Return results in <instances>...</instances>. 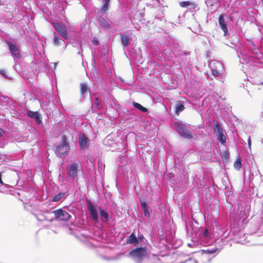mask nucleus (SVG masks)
<instances>
[{
    "instance_id": "nucleus-1",
    "label": "nucleus",
    "mask_w": 263,
    "mask_h": 263,
    "mask_svg": "<svg viewBox=\"0 0 263 263\" xmlns=\"http://www.w3.org/2000/svg\"><path fill=\"white\" fill-rule=\"evenodd\" d=\"M147 252L145 247H138L132 250L129 253L130 256L137 263H141L144 257L147 256Z\"/></svg>"
},
{
    "instance_id": "nucleus-2",
    "label": "nucleus",
    "mask_w": 263,
    "mask_h": 263,
    "mask_svg": "<svg viewBox=\"0 0 263 263\" xmlns=\"http://www.w3.org/2000/svg\"><path fill=\"white\" fill-rule=\"evenodd\" d=\"M175 126L177 132L182 138L186 139H191L193 138L192 133L187 129L185 125L176 122L175 123Z\"/></svg>"
},
{
    "instance_id": "nucleus-3",
    "label": "nucleus",
    "mask_w": 263,
    "mask_h": 263,
    "mask_svg": "<svg viewBox=\"0 0 263 263\" xmlns=\"http://www.w3.org/2000/svg\"><path fill=\"white\" fill-rule=\"evenodd\" d=\"M212 74L215 77H220L224 73L222 63L218 61H212L211 62Z\"/></svg>"
},
{
    "instance_id": "nucleus-4",
    "label": "nucleus",
    "mask_w": 263,
    "mask_h": 263,
    "mask_svg": "<svg viewBox=\"0 0 263 263\" xmlns=\"http://www.w3.org/2000/svg\"><path fill=\"white\" fill-rule=\"evenodd\" d=\"M214 130L215 132L216 133V136L217 137V139L219 141V142L222 143L224 144L226 143V137L223 134V129L220 124V123L218 122L217 120H214Z\"/></svg>"
},
{
    "instance_id": "nucleus-5",
    "label": "nucleus",
    "mask_w": 263,
    "mask_h": 263,
    "mask_svg": "<svg viewBox=\"0 0 263 263\" xmlns=\"http://www.w3.org/2000/svg\"><path fill=\"white\" fill-rule=\"evenodd\" d=\"M52 25L62 37L65 39H68L67 28L65 24L62 23H56L52 22Z\"/></svg>"
},
{
    "instance_id": "nucleus-6",
    "label": "nucleus",
    "mask_w": 263,
    "mask_h": 263,
    "mask_svg": "<svg viewBox=\"0 0 263 263\" xmlns=\"http://www.w3.org/2000/svg\"><path fill=\"white\" fill-rule=\"evenodd\" d=\"M53 213L55 216V218L57 220L67 221L71 217L69 213L62 209H59L53 211Z\"/></svg>"
},
{
    "instance_id": "nucleus-7",
    "label": "nucleus",
    "mask_w": 263,
    "mask_h": 263,
    "mask_svg": "<svg viewBox=\"0 0 263 263\" xmlns=\"http://www.w3.org/2000/svg\"><path fill=\"white\" fill-rule=\"evenodd\" d=\"M217 251V249H208L206 250H201V255L200 256V260L202 263H207L211 261V259L206 255L207 254H212L215 253Z\"/></svg>"
},
{
    "instance_id": "nucleus-8",
    "label": "nucleus",
    "mask_w": 263,
    "mask_h": 263,
    "mask_svg": "<svg viewBox=\"0 0 263 263\" xmlns=\"http://www.w3.org/2000/svg\"><path fill=\"white\" fill-rule=\"evenodd\" d=\"M79 165V163H74L69 165L67 167V174L73 179L77 176Z\"/></svg>"
},
{
    "instance_id": "nucleus-9",
    "label": "nucleus",
    "mask_w": 263,
    "mask_h": 263,
    "mask_svg": "<svg viewBox=\"0 0 263 263\" xmlns=\"http://www.w3.org/2000/svg\"><path fill=\"white\" fill-rule=\"evenodd\" d=\"M88 209L90 212L91 216L92 219L95 221H98V212L95 207L91 203L90 201H87Z\"/></svg>"
},
{
    "instance_id": "nucleus-10",
    "label": "nucleus",
    "mask_w": 263,
    "mask_h": 263,
    "mask_svg": "<svg viewBox=\"0 0 263 263\" xmlns=\"http://www.w3.org/2000/svg\"><path fill=\"white\" fill-rule=\"evenodd\" d=\"M7 43L9 46V50L13 55H14L15 57L19 58L21 55L20 53V51L17 47V46L10 42V41H7Z\"/></svg>"
},
{
    "instance_id": "nucleus-11",
    "label": "nucleus",
    "mask_w": 263,
    "mask_h": 263,
    "mask_svg": "<svg viewBox=\"0 0 263 263\" xmlns=\"http://www.w3.org/2000/svg\"><path fill=\"white\" fill-rule=\"evenodd\" d=\"M218 24L221 29L223 31L224 35L226 36L228 33V30L227 24L226 23L224 19V15L222 14L220 15L219 16Z\"/></svg>"
},
{
    "instance_id": "nucleus-12",
    "label": "nucleus",
    "mask_w": 263,
    "mask_h": 263,
    "mask_svg": "<svg viewBox=\"0 0 263 263\" xmlns=\"http://www.w3.org/2000/svg\"><path fill=\"white\" fill-rule=\"evenodd\" d=\"M28 116L33 119H35L37 124H40L42 122V119L40 114L37 111L29 110L27 112Z\"/></svg>"
},
{
    "instance_id": "nucleus-13",
    "label": "nucleus",
    "mask_w": 263,
    "mask_h": 263,
    "mask_svg": "<svg viewBox=\"0 0 263 263\" xmlns=\"http://www.w3.org/2000/svg\"><path fill=\"white\" fill-rule=\"evenodd\" d=\"M179 6L182 8L189 7L190 9H195L196 7V4L194 2L182 1L179 2Z\"/></svg>"
},
{
    "instance_id": "nucleus-14",
    "label": "nucleus",
    "mask_w": 263,
    "mask_h": 263,
    "mask_svg": "<svg viewBox=\"0 0 263 263\" xmlns=\"http://www.w3.org/2000/svg\"><path fill=\"white\" fill-rule=\"evenodd\" d=\"M68 151V149H66L64 146L62 147V145L60 144L57 146L55 152L59 156L62 157L64 156L65 154L67 155Z\"/></svg>"
},
{
    "instance_id": "nucleus-15",
    "label": "nucleus",
    "mask_w": 263,
    "mask_h": 263,
    "mask_svg": "<svg viewBox=\"0 0 263 263\" xmlns=\"http://www.w3.org/2000/svg\"><path fill=\"white\" fill-rule=\"evenodd\" d=\"M99 24L103 28L109 29L110 27V25L103 17H99L98 19Z\"/></svg>"
},
{
    "instance_id": "nucleus-16",
    "label": "nucleus",
    "mask_w": 263,
    "mask_h": 263,
    "mask_svg": "<svg viewBox=\"0 0 263 263\" xmlns=\"http://www.w3.org/2000/svg\"><path fill=\"white\" fill-rule=\"evenodd\" d=\"M126 242L128 244H135L137 245L139 243V241L136 236V235L133 233L127 238Z\"/></svg>"
},
{
    "instance_id": "nucleus-17",
    "label": "nucleus",
    "mask_w": 263,
    "mask_h": 263,
    "mask_svg": "<svg viewBox=\"0 0 263 263\" xmlns=\"http://www.w3.org/2000/svg\"><path fill=\"white\" fill-rule=\"evenodd\" d=\"M87 138L84 136L82 135L79 138V145L81 148L85 149L87 146Z\"/></svg>"
},
{
    "instance_id": "nucleus-18",
    "label": "nucleus",
    "mask_w": 263,
    "mask_h": 263,
    "mask_svg": "<svg viewBox=\"0 0 263 263\" xmlns=\"http://www.w3.org/2000/svg\"><path fill=\"white\" fill-rule=\"evenodd\" d=\"M184 109V106L180 101H178L175 107V112L179 115L180 112Z\"/></svg>"
},
{
    "instance_id": "nucleus-19",
    "label": "nucleus",
    "mask_w": 263,
    "mask_h": 263,
    "mask_svg": "<svg viewBox=\"0 0 263 263\" xmlns=\"http://www.w3.org/2000/svg\"><path fill=\"white\" fill-rule=\"evenodd\" d=\"M141 206L143 209V212H144V215L145 216H148V217H149L150 216V214H149V212L148 211V207L147 206V203L142 201L141 202Z\"/></svg>"
},
{
    "instance_id": "nucleus-20",
    "label": "nucleus",
    "mask_w": 263,
    "mask_h": 263,
    "mask_svg": "<svg viewBox=\"0 0 263 263\" xmlns=\"http://www.w3.org/2000/svg\"><path fill=\"white\" fill-rule=\"evenodd\" d=\"M62 143L61 145L62 146H64L66 149H70V145L67 141V139L66 136H63L62 137Z\"/></svg>"
},
{
    "instance_id": "nucleus-21",
    "label": "nucleus",
    "mask_w": 263,
    "mask_h": 263,
    "mask_svg": "<svg viewBox=\"0 0 263 263\" xmlns=\"http://www.w3.org/2000/svg\"><path fill=\"white\" fill-rule=\"evenodd\" d=\"M121 40L125 47H127L130 44L129 37L124 34L121 35Z\"/></svg>"
},
{
    "instance_id": "nucleus-22",
    "label": "nucleus",
    "mask_w": 263,
    "mask_h": 263,
    "mask_svg": "<svg viewBox=\"0 0 263 263\" xmlns=\"http://www.w3.org/2000/svg\"><path fill=\"white\" fill-rule=\"evenodd\" d=\"M80 86V91L81 94L84 95L87 91L88 92L89 94L90 93V89H89L88 86L85 83H81Z\"/></svg>"
},
{
    "instance_id": "nucleus-23",
    "label": "nucleus",
    "mask_w": 263,
    "mask_h": 263,
    "mask_svg": "<svg viewBox=\"0 0 263 263\" xmlns=\"http://www.w3.org/2000/svg\"><path fill=\"white\" fill-rule=\"evenodd\" d=\"M100 214L102 221L105 222H107L108 221V214L104 210H100Z\"/></svg>"
},
{
    "instance_id": "nucleus-24",
    "label": "nucleus",
    "mask_w": 263,
    "mask_h": 263,
    "mask_svg": "<svg viewBox=\"0 0 263 263\" xmlns=\"http://www.w3.org/2000/svg\"><path fill=\"white\" fill-rule=\"evenodd\" d=\"M133 105L135 107H136V108H138V109H139L141 111H142L145 112H146L148 111V109L146 108L143 107V106H142L140 104H139L138 103L134 102L133 103Z\"/></svg>"
},
{
    "instance_id": "nucleus-25",
    "label": "nucleus",
    "mask_w": 263,
    "mask_h": 263,
    "mask_svg": "<svg viewBox=\"0 0 263 263\" xmlns=\"http://www.w3.org/2000/svg\"><path fill=\"white\" fill-rule=\"evenodd\" d=\"M234 167L237 169L239 170L242 167L241 160L239 158L237 159L234 163Z\"/></svg>"
},
{
    "instance_id": "nucleus-26",
    "label": "nucleus",
    "mask_w": 263,
    "mask_h": 263,
    "mask_svg": "<svg viewBox=\"0 0 263 263\" xmlns=\"http://www.w3.org/2000/svg\"><path fill=\"white\" fill-rule=\"evenodd\" d=\"M94 107L97 109H100L102 107V105L99 101L98 98H96L94 102Z\"/></svg>"
},
{
    "instance_id": "nucleus-27",
    "label": "nucleus",
    "mask_w": 263,
    "mask_h": 263,
    "mask_svg": "<svg viewBox=\"0 0 263 263\" xmlns=\"http://www.w3.org/2000/svg\"><path fill=\"white\" fill-rule=\"evenodd\" d=\"M64 195L63 193H60L56 195L52 199V201L53 202L58 201L59 200H60L62 197Z\"/></svg>"
},
{
    "instance_id": "nucleus-28",
    "label": "nucleus",
    "mask_w": 263,
    "mask_h": 263,
    "mask_svg": "<svg viewBox=\"0 0 263 263\" xmlns=\"http://www.w3.org/2000/svg\"><path fill=\"white\" fill-rule=\"evenodd\" d=\"M60 39L56 35L55 32L54 33V39H53V43L55 45H58L59 44Z\"/></svg>"
},
{
    "instance_id": "nucleus-29",
    "label": "nucleus",
    "mask_w": 263,
    "mask_h": 263,
    "mask_svg": "<svg viewBox=\"0 0 263 263\" xmlns=\"http://www.w3.org/2000/svg\"><path fill=\"white\" fill-rule=\"evenodd\" d=\"M108 4L103 3V6L101 8V12L102 13H105L107 10L108 9Z\"/></svg>"
},
{
    "instance_id": "nucleus-30",
    "label": "nucleus",
    "mask_w": 263,
    "mask_h": 263,
    "mask_svg": "<svg viewBox=\"0 0 263 263\" xmlns=\"http://www.w3.org/2000/svg\"><path fill=\"white\" fill-rule=\"evenodd\" d=\"M92 43L95 45H97L99 44V42L97 37H95L93 38V40H92Z\"/></svg>"
},
{
    "instance_id": "nucleus-31",
    "label": "nucleus",
    "mask_w": 263,
    "mask_h": 263,
    "mask_svg": "<svg viewBox=\"0 0 263 263\" xmlns=\"http://www.w3.org/2000/svg\"><path fill=\"white\" fill-rule=\"evenodd\" d=\"M248 147H249L250 149H251V140L250 137H249L248 138Z\"/></svg>"
},
{
    "instance_id": "nucleus-32",
    "label": "nucleus",
    "mask_w": 263,
    "mask_h": 263,
    "mask_svg": "<svg viewBox=\"0 0 263 263\" xmlns=\"http://www.w3.org/2000/svg\"><path fill=\"white\" fill-rule=\"evenodd\" d=\"M203 235L205 237H208L209 235V231L207 229H205L203 232Z\"/></svg>"
},
{
    "instance_id": "nucleus-33",
    "label": "nucleus",
    "mask_w": 263,
    "mask_h": 263,
    "mask_svg": "<svg viewBox=\"0 0 263 263\" xmlns=\"http://www.w3.org/2000/svg\"><path fill=\"white\" fill-rule=\"evenodd\" d=\"M0 73L4 76H6V71L4 69L0 70Z\"/></svg>"
},
{
    "instance_id": "nucleus-34",
    "label": "nucleus",
    "mask_w": 263,
    "mask_h": 263,
    "mask_svg": "<svg viewBox=\"0 0 263 263\" xmlns=\"http://www.w3.org/2000/svg\"><path fill=\"white\" fill-rule=\"evenodd\" d=\"M0 184L1 185H3L4 184V182L2 180V172H0Z\"/></svg>"
},
{
    "instance_id": "nucleus-35",
    "label": "nucleus",
    "mask_w": 263,
    "mask_h": 263,
    "mask_svg": "<svg viewBox=\"0 0 263 263\" xmlns=\"http://www.w3.org/2000/svg\"><path fill=\"white\" fill-rule=\"evenodd\" d=\"M4 134V131L2 129L0 128V137H2Z\"/></svg>"
},
{
    "instance_id": "nucleus-36",
    "label": "nucleus",
    "mask_w": 263,
    "mask_h": 263,
    "mask_svg": "<svg viewBox=\"0 0 263 263\" xmlns=\"http://www.w3.org/2000/svg\"><path fill=\"white\" fill-rule=\"evenodd\" d=\"M223 157H225V158H227V159H228V158H229V155H228V154L227 152H226V153L223 154Z\"/></svg>"
},
{
    "instance_id": "nucleus-37",
    "label": "nucleus",
    "mask_w": 263,
    "mask_h": 263,
    "mask_svg": "<svg viewBox=\"0 0 263 263\" xmlns=\"http://www.w3.org/2000/svg\"><path fill=\"white\" fill-rule=\"evenodd\" d=\"M110 0H103V3L104 4H107L109 3Z\"/></svg>"
},
{
    "instance_id": "nucleus-38",
    "label": "nucleus",
    "mask_w": 263,
    "mask_h": 263,
    "mask_svg": "<svg viewBox=\"0 0 263 263\" xmlns=\"http://www.w3.org/2000/svg\"><path fill=\"white\" fill-rule=\"evenodd\" d=\"M194 263H198V261L196 260H194Z\"/></svg>"
},
{
    "instance_id": "nucleus-39",
    "label": "nucleus",
    "mask_w": 263,
    "mask_h": 263,
    "mask_svg": "<svg viewBox=\"0 0 263 263\" xmlns=\"http://www.w3.org/2000/svg\"><path fill=\"white\" fill-rule=\"evenodd\" d=\"M261 84L263 85V82L261 83Z\"/></svg>"
},
{
    "instance_id": "nucleus-40",
    "label": "nucleus",
    "mask_w": 263,
    "mask_h": 263,
    "mask_svg": "<svg viewBox=\"0 0 263 263\" xmlns=\"http://www.w3.org/2000/svg\"><path fill=\"white\" fill-rule=\"evenodd\" d=\"M1 158H2V157H1V155L0 154V159H1Z\"/></svg>"
}]
</instances>
